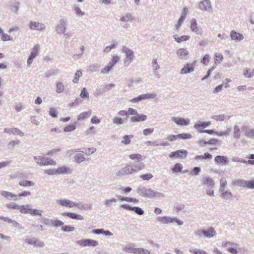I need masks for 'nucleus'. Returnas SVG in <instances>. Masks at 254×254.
Listing matches in <instances>:
<instances>
[{"label": "nucleus", "instance_id": "1", "mask_svg": "<svg viewBox=\"0 0 254 254\" xmlns=\"http://www.w3.org/2000/svg\"><path fill=\"white\" fill-rule=\"evenodd\" d=\"M136 191L140 196L145 198H160L165 197V195L163 193L155 191L150 188L139 187L137 188Z\"/></svg>", "mask_w": 254, "mask_h": 254}, {"label": "nucleus", "instance_id": "2", "mask_svg": "<svg viewBox=\"0 0 254 254\" xmlns=\"http://www.w3.org/2000/svg\"><path fill=\"white\" fill-rule=\"evenodd\" d=\"M68 21L66 19L61 18L58 20V23L55 27V31L58 35H67L66 33Z\"/></svg>", "mask_w": 254, "mask_h": 254}, {"label": "nucleus", "instance_id": "3", "mask_svg": "<svg viewBox=\"0 0 254 254\" xmlns=\"http://www.w3.org/2000/svg\"><path fill=\"white\" fill-rule=\"evenodd\" d=\"M157 220L163 224H168L170 223H177L179 226H182L183 222L177 217H171L170 216H159L157 218Z\"/></svg>", "mask_w": 254, "mask_h": 254}, {"label": "nucleus", "instance_id": "4", "mask_svg": "<svg viewBox=\"0 0 254 254\" xmlns=\"http://www.w3.org/2000/svg\"><path fill=\"white\" fill-rule=\"evenodd\" d=\"M34 160L36 163L41 166H46L49 165H56V163L53 159L49 158L48 157H42V156H34Z\"/></svg>", "mask_w": 254, "mask_h": 254}, {"label": "nucleus", "instance_id": "5", "mask_svg": "<svg viewBox=\"0 0 254 254\" xmlns=\"http://www.w3.org/2000/svg\"><path fill=\"white\" fill-rule=\"evenodd\" d=\"M157 96L155 93H145L139 95L138 96L131 99L129 102L132 103H138L141 101L147 99H153Z\"/></svg>", "mask_w": 254, "mask_h": 254}, {"label": "nucleus", "instance_id": "6", "mask_svg": "<svg viewBox=\"0 0 254 254\" xmlns=\"http://www.w3.org/2000/svg\"><path fill=\"white\" fill-rule=\"evenodd\" d=\"M76 244L82 247H96L99 245L98 241L92 239H82L76 242Z\"/></svg>", "mask_w": 254, "mask_h": 254}, {"label": "nucleus", "instance_id": "7", "mask_svg": "<svg viewBox=\"0 0 254 254\" xmlns=\"http://www.w3.org/2000/svg\"><path fill=\"white\" fill-rule=\"evenodd\" d=\"M171 120L179 126H187L190 124V119L180 117H172Z\"/></svg>", "mask_w": 254, "mask_h": 254}, {"label": "nucleus", "instance_id": "8", "mask_svg": "<svg viewBox=\"0 0 254 254\" xmlns=\"http://www.w3.org/2000/svg\"><path fill=\"white\" fill-rule=\"evenodd\" d=\"M211 124L210 122H201L198 121L194 125L193 127L200 133H204L205 130L204 128L210 126Z\"/></svg>", "mask_w": 254, "mask_h": 254}, {"label": "nucleus", "instance_id": "9", "mask_svg": "<svg viewBox=\"0 0 254 254\" xmlns=\"http://www.w3.org/2000/svg\"><path fill=\"white\" fill-rule=\"evenodd\" d=\"M195 61L191 63H187L181 70L180 73L181 74H185L191 73L194 70Z\"/></svg>", "mask_w": 254, "mask_h": 254}, {"label": "nucleus", "instance_id": "10", "mask_svg": "<svg viewBox=\"0 0 254 254\" xmlns=\"http://www.w3.org/2000/svg\"><path fill=\"white\" fill-rule=\"evenodd\" d=\"M198 8L203 11H209L211 8V4L210 0H201L198 2Z\"/></svg>", "mask_w": 254, "mask_h": 254}, {"label": "nucleus", "instance_id": "11", "mask_svg": "<svg viewBox=\"0 0 254 254\" xmlns=\"http://www.w3.org/2000/svg\"><path fill=\"white\" fill-rule=\"evenodd\" d=\"M190 29L197 35H202L203 30L202 28L197 25L196 20L194 18H192L190 21Z\"/></svg>", "mask_w": 254, "mask_h": 254}, {"label": "nucleus", "instance_id": "12", "mask_svg": "<svg viewBox=\"0 0 254 254\" xmlns=\"http://www.w3.org/2000/svg\"><path fill=\"white\" fill-rule=\"evenodd\" d=\"M152 72L154 76L158 78L160 77V75L158 70L160 69V66L158 64V60L156 59H153L151 63Z\"/></svg>", "mask_w": 254, "mask_h": 254}, {"label": "nucleus", "instance_id": "13", "mask_svg": "<svg viewBox=\"0 0 254 254\" xmlns=\"http://www.w3.org/2000/svg\"><path fill=\"white\" fill-rule=\"evenodd\" d=\"M29 27L31 30H37L38 31L44 30L46 28V26L44 24L32 21H30Z\"/></svg>", "mask_w": 254, "mask_h": 254}, {"label": "nucleus", "instance_id": "14", "mask_svg": "<svg viewBox=\"0 0 254 254\" xmlns=\"http://www.w3.org/2000/svg\"><path fill=\"white\" fill-rule=\"evenodd\" d=\"M188 152L185 150H179L172 152L169 154L170 158H180L184 159L186 157Z\"/></svg>", "mask_w": 254, "mask_h": 254}, {"label": "nucleus", "instance_id": "15", "mask_svg": "<svg viewBox=\"0 0 254 254\" xmlns=\"http://www.w3.org/2000/svg\"><path fill=\"white\" fill-rule=\"evenodd\" d=\"M189 51L185 48H180L176 51L177 57L181 60H186L189 59Z\"/></svg>", "mask_w": 254, "mask_h": 254}, {"label": "nucleus", "instance_id": "16", "mask_svg": "<svg viewBox=\"0 0 254 254\" xmlns=\"http://www.w3.org/2000/svg\"><path fill=\"white\" fill-rule=\"evenodd\" d=\"M25 242L28 244L34 246L36 247H43L45 245L44 243L36 238L26 239Z\"/></svg>", "mask_w": 254, "mask_h": 254}, {"label": "nucleus", "instance_id": "17", "mask_svg": "<svg viewBox=\"0 0 254 254\" xmlns=\"http://www.w3.org/2000/svg\"><path fill=\"white\" fill-rule=\"evenodd\" d=\"M202 185L206 186L207 188L213 189L215 186V182L213 180L207 176L202 177L201 180Z\"/></svg>", "mask_w": 254, "mask_h": 254}, {"label": "nucleus", "instance_id": "18", "mask_svg": "<svg viewBox=\"0 0 254 254\" xmlns=\"http://www.w3.org/2000/svg\"><path fill=\"white\" fill-rule=\"evenodd\" d=\"M57 203L62 206L71 208L74 207L75 202L72 201L65 198L57 200Z\"/></svg>", "mask_w": 254, "mask_h": 254}, {"label": "nucleus", "instance_id": "19", "mask_svg": "<svg viewBox=\"0 0 254 254\" xmlns=\"http://www.w3.org/2000/svg\"><path fill=\"white\" fill-rule=\"evenodd\" d=\"M145 165L142 162L134 163L130 165V170L131 174L136 173L144 168Z\"/></svg>", "mask_w": 254, "mask_h": 254}, {"label": "nucleus", "instance_id": "20", "mask_svg": "<svg viewBox=\"0 0 254 254\" xmlns=\"http://www.w3.org/2000/svg\"><path fill=\"white\" fill-rule=\"evenodd\" d=\"M130 165L127 164L126 166L116 172L117 176L122 177L125 175L131 174L130 170Z\"/></svg>", "mask_w": 254, "mask_h": 254}, {"label": "nucleus", "instance_id": "21", "mask_svg": "<svg viewBox=\"0 0 254 254\" xmlns=\"http://www.w3.org/2000/svg\"><path fill=\"white\" fill-rule=\"evenodd\" d=\"M74 207H77L78 209L82 211H86L90 210L92 208V205L91 203H85L83 201L77 203L75 202Z\"/></svg>", "mask_w": 254, "mask_h": 254}, {"label": "nucleus", "instance_id": "22", "mask_svg": "<svg viewBox=\"0 0 254 254\" xmlns=\"http://www.w3.org/2000/svg\"><path fill=\"white\" fill-rule=\"evenodd\" d=\"M123 250L125 252L134 254H137V252H138V248H135L134 247V244L131 243L125 246L123 248Z\"/></svg>", "mask_w": 254, "mask_h": 254}, {"label": "nucleus", "instance_id": "23", "mask_svg": "<svg viewBox=\"0 0 254 254\" xmlns=\"http://www.w3.org/2000/svg\"><path fill=\"white\" fill-rule=\"evenodd\" d=\"M204 237L210 239L214 237L217 235V233L212 227L208 228L207 229H203Z\"/></svg>", "mask_w": 254, "mask_h": 254}, {"label": "nucleus", "instance_id": "24", "mask_svg": "<svg viewBox=\"0 0 254 254\" xmlns=\"http://www.w3.org/2000/svg\"><path fill=\"white\" fill-rule=\"evenodd\" d=\"M0 194L8 200H17V194H13L9 191L1 190Z\"/></svg>", "mask_w": 254, "mask_h": 254}, {"label": "nucleus", "instance_id": "25", "mask_svg": "<svg viewBox=\"0 0 254 254\" xmlns=\"http://www.w3.org/2000/svg\"><path fill=\"white\" fill-rule=\"evenodd\" d=\"M147 116L144 114H139L138 113L135 116H132L130 119V122L132 123L140 122L145 121L147 120Z\"/></svg>", "mask_w": 254, "mask_h": 254}, {"label": "nucleus", "instance_id": "26", "mask_svg": "<svg viewBox=\"0 0 254 254\" xmlns=\"http://www.w3.org/2000/svg\"><path fill=\"white\" fill-rule=\"evenodd\" d=\"M4 132L8 134L19 135L21 137L24 135V133L17 128H5Z\"/></svg>", "mask_w": 254, "mask_h": 254}, {"label": "nucleus", "instance_id": "27", "mask_svg": "<svg viewBox=\"0 0 254 254\" xmlns=\"http://www.w3.org/2000/svg\"><path fill=\"white\" fill-rule=\"evenodd\" d=\"M145 144L147 146H153V147H158L159 146H167L169 145V143L167 141H163L161 143H159L158 140L155 141H147L145 142Z\"/></svg>", "mask_w": 254, "mask_h": 254}, {"label": "nucleus", "instance_id": "28", "mask_svg": "<svg viewBox=\"0 0 254 254\" xmlns=\"http://www.w3.org/2000/svg\"><path fill=\"white\" fill-rule=\"evenodd\" d=\"M63 216H66L70 218L76 220H82L84 219V217L81 215L78 214L77 213L69 212H65L62 213Z\"/></svg>", "mask_w": 254, "mask_h": 254}, {"label": "nucleus", "instance_id": "29", "mask_svg": "<svg viewBox=\"0 0 254 254\" xmlns=\"http://www.w3.org/2000/svg\"><path fill=\"white\" fill-rule=\"evenodd\" d=\"M230 38L233 40L241 41L244 39V37L242 34L232 30L230 33Z\"/></svg>", "mask_w": 254, "mask_h": 254}, {"label": "nucleus", "instance_id": "30", "mask_svg": "<svg viewBox=\"0 0 254 254\" xmlns=\"http://www.w3.org/2000/svg\"><path fill=\"white\" fill-rule=\"evenodd\" d=\"M135 17L130 13H127L125 14L122 15L120 20L123 22H131L134 20Z\"/></svg>", "mask_w": 254, "mask_h": 254}, {"label": "nucleus", "instance_id": "31", "mask_svg": "<svg viewBox=\"0 0 254 254\" xmlns=\"http://www.w3.org/2000/svg\"><path fill=\"white\" fill-rule=\"evenodd\" d=\"M58 174H70L72 173V170L69 167L63 166L57 169Z\"/></svg>", "mask_w": 254, "mask_h": 254}, {"label": "nucleus", "instance_id": "32", "mask_svg": "<svg viewBox=\"0 0 254 254\" xmlns=\"http://www.w3.org/2000/svg\"><path fill=\"white\" fill-rule=\"evenodd\" d=\"M88 159H86L83 154L77 153L74 157V161L77 164H80L84 161H88Z\"/></svg>", "mask_w": 254, "mask_h": 254}, {"label": "nucleus", "instance_id": "33", "mask_svg": "<svg viewBox=\"0 0 254 254\" xmlns=\"http://www.w3.org/2000/svg\"><path fill=\"white\" fill-rule=\"evenodd\" d=\"M220 196L224 199L227 200L232 199L233 195L230 190H223L220 192Z\"/></svg>", "mask_w": 254, "mask_h": 254}, {"label": "nucleus", "instance_id": "34", "mask_svg": "<svg viewBox=\"0 0 254 254\" xmlns=\"http://www.w3.org/2000/svg\"><path fill=\"white\" fill-rule=\"evenodd\" d=\"M247 181L244 179H237L232 182L233 186H236L240 187L246 188Z\"/></svg>", "mask_w": 254, "mask_h": 254}, {"label": "nucleus", "instance_id": "35", "mask_svg": "<svg viewBox=\"0 0 254 254\" xmlns=\"http://www.w3.org/2000/svg\"><path fill=\"white\" fill-rule=\"evenodd\" d=\"M243 75L245 78H250L254 76V69L245 68L243 71Z\"/></svg>", "mask_w": 254, "mask_h": 254}, {"label": "nucleus", "instance_id": "36", "mask_svg": "<svg viewBox=\"0 0 254 254\" xmlns=\"http://www.w3.org/2000/svg\"><path fill=\"white\" fill-rule=\"evenodd\" d=\"M215 162L218 164H227L228 162V158L224 156L218 155L214 158Z\"/></svg>", "mask_w": 254, "mask_h": 254}, {"label": "nucleus", "instance_id": "37", "mask_svg": "<svg viewBox=\"0 0 254 254\" xmlns=\"http://www.w3.org/2000/svg\"><path fill=\"white\" fill-rule=\"evenodd\" d=\"M31 209V207L30 204L21 205L19 212L22 214H30Z\"/></svg>", "mask_w": 254, "mask_h": 254}, {"label": "nucleus", "instance_id": "38", "mask_svg": "<svg viewBox=\"0 0 254 254\" xmlns=\"http://www.w3.org/2000/svg\"><path fill=\"white\" fill-rule=\"evenodd\" d=\"M40 50V45L38 44L35 45L31 49L30 55L36 58L39 55Z\"/></svg>", "mask_w": 254, "mask_h": 254}, {"label": "nucleus", "instance_id": "39", "mask_svg": "<svg viewBox=\"0 0 254 254\" xmlns=\"http://www.w3.org/2000/svg\"><path fill=\"white\" fill-rule=\"evenodd\" d=\"M20 205L14 202L7 203L5 206L7 208L13 210H18L20 211Z\"/></svg>", "mask_w": 254, "mask_h": 254}, {"label": "nucleus", "instance_id": "40", "mask_svg": "<svg viewBox=\"0 0 254 254\" xmlns=\"http://www.w3.org/2000/svg\"><path fill=\"white\" fill-rule=\"evenodd\" d=\"M173 38H174L176 42L177 43H181L188 40L190 39V36L187 35H183L181 37H179L177 35H174Z\"/></svg>", "mask_w": 254, "mask_h": 254}, {"label": "nucleus", "instance_id": "41", "mask_svg": "<svg viewBox=\"0 0 254 254\" xmlns=\"http://www.w3.org/2000/svg\"><path fill=\"white\" fill-rule=\"evenodd\" d=\"M121 51L122 53L125 54L126 57H134L133 51L128 47L123 46Z\"/></svg>", "mask_w": 254, "mask_h": 254}, {"label": "nucleus", "instance_id": "42", "mask_svg": "<svg viewBox=\"0 0 254 254\" xmlns=\"http://www.w3.org/2000/svg\"><path fill=\"white\" fill-rule=\"evenodd\" d=\"M64 90V85L61 81H58L56 83V92L58 94L62 93Z\"/></svg>", "mask_w": 254, "mask_h": 254}, {"label": "nucleus", "instance_id": "43", "mask_svg": "<svg viewBox=\"0 0 254 254\" xmlns=\"http://www.w3.org/2000/svg\"><path fill=\"white\" fill-rule=\"evenodd\" d=\"M19 185L20 186L26 187H33L34 186L35 184L34 182H33L32 181L22 180H21L19 182Z\"/></svg>", "mask_w": 254, "mask_h": 254}, {"label": "nucleus", "instance_id": "44", "mask_svg": "<svg viewBox=\"0 0 254 254\" xmlns=\"http://www.w3.org/2000/svg\"><path fill=\"white\" fill-rule=\"evenodd\" d=\"M117 202V199L115 198L106 199L104 201V205L106 207H111L113 204Z\"/></svg>", "mask_w": 254, "mask_h": 254}, {"label": "nucleus", "instance_id": "45", "mask_svg": "<svg viewBox=\"0 0 254 254\" xmlns=\"http://www.w3.org/2000/svg\"><path fill=\"white\" fill-rule=\"evenodd\" d=\"M133 137L132 135H125L123 136V139L122 140V143L128 145L131 142L130 139Z\"/></svg>", "mask_w": 254, "mask_h": 254}, {"label": "nucleus", "instance_id": "46", "mask_svg": "<svg viewBox=\"0 0 254 254\" xmlns=\"http://www.w3.org/2000/svg\"><path fill=\"white\" fill-rule=\"evenodd\" d=\"M129 158L132 160H136L137 163L141 162L143 160L142 156L139 154H132L129 156Z\"/></svg>", "mask_w": 254, "mask_h": 254}, {"label": "nucleus", "instance_id": "47", "mask_svg": "<svg viewBox=\"0 0 254 254\" xmlns=\"http://www.w3.org/2000/svg\"><path fill=\"white\" fill-rule=\"evenodd\" d=\"M91 114L90 111L83 112L78 116L77 120L78 121L83 120L84 119L89 117Z\"/></svg>", "mask_w": 254, "mask_h": 254}, {"label": "nucleus", "instance_id": "48", "mask_svg": "<svg viewBox=\"0 0 254 254\" xmlns=\"http://www.w3.org/2000/svg\"><path fill=\"white\" fill-rule=\"evenodd\" d=\"M19 143H20V141L18 140H11L8 143L7 146L8 149H9L10 150H12L14 148V147L16 145H18Z\"/></svg>", "mask_w": 254, "mask_h": 254}, {"label": "nucleus", "instance_id": "49", "mask_svg": "<svg viewBox=\"0 0 254 254\" xmlns=\"http://www.w3.org/2000/svg\"><path fill=\"white\" fill-rule=\"evenodd\" d=\"M185 19L186 17L185 16V15L181 16V17L178 20L177 23L175 26L177 30H178L180 28Z\"/></svg>", "mask_w": 254, "mask_h": 254}, {"label": "nucleus", "instance_id": "50", "mask_svg": "<svg viewBox=\"0 0 254 254\" xmlns=\"http://www.w3.org/2000/svg\"><path fill=\"white\" fill-rule=\"evenodd\" d=\"M211 118L216 121H223L225 119L226 116L224 114L215 115L212 116Z\"/></svg>", "mask_w": 254, "mask_h": 254}, {"label": "nucleus", "instance_id": "51", "mask_svg": "<svg viewBox=\"0 0 254 254\" xmlns=\"http://www.w3.org/2000/svg\"><path fill=\"white\" fill-rule=\"evenodd\" d=\"M240 130L239 127L235 125L234 127V137L236 139H239L240 137Z\"/></svg>", "mask_w": 254, "mask_h": 254}, {"label": "nucleus", "instance_id": "52", "mask_svg": "<svg viewBox=\"0 0 254 254\" xmlns=\"http://www.w3.org/2000/svg\"><path fill=\"white\" fill-rule=\"evenodd\" d=\"M82 75V70L79 69L76 71L75 73L74 79L72 80L73 83H78L79 79Z\"/></svg>", "mask_w": 254, "mask_h": 254}, {"label": "nucleus", "instance_id": "53", "mask_svg": "<svg viewBox=\"0 0 254 254\" xmlns=\"http://www.w3.org/2000/svg\"><path fill=\"white\" fill-rule=\"evenodd\" d=\"M80 97L83 99H88L89 97V94L87 91L86 88H83L81 90Z\"/></svg>", "mask_w": 254, "mask_h": 254}, {"label": "nucleus", "instance_id": "54", "mask_svg": "<svg viewBox=\"0 0 254 254\" xmlns=\"http://www.w3.org/2000/svg\"><path fill=\"white\" fill-rule=\"evenodd\" d=\"M220 188L219 189V192L225 190V187L227 185V181L225 178H221L220 181Z\"/></svg>", "mask_w": 254, "mask_h": 254}, {"label": "nucleus", "instance_id": "55", "mask_svg": "<svg viewBox=\"0 0 254 254\" xmlns=\"http://www.w3.org/2000/svg\"><path fill=\"white\" fill-rule=\"evenodd\" d=\"M64 222L60 220H53L52 221L51 226L58 227H63L64 225Z\"/></svg>", "mask_w": 254, "mask_h": 254}, {"label": "nucleus", "instance_id": "56", "mask_svg": "<svg viewBox=\"0 0 254 254\" xmlns=\"http://www.w3.org/2000/svg\"><path fill=\"white\" fill-rule=\"evenodd\" d=\"M61 230L65 232H72L75 230V228L71 226L64 225L61 228Z\"/></svg>", "mask_w": 254, "mask_h": 254}, {"label": "nucleus", "instance_id": "57", "mask_svg": "<svg viewBox=\"0 0 254 254\" xmlns=\"http://www.w3.org/2000/svg\"><path fill=\"white\" fill-rule=\"evenodd\" d=\"M179 139H191L192 137L191 134L187 133H183L177 135Z\"/></svg>", "mask_w": 254, "mask_h": 254}, {"label": "nucleus", "instance_id": "58", "mask_svg": "<svg viewBox=\"0 0 254 254\" xmlns=\"http://www.w3.org/2000/svg\"><path fill=\"white\" fill-rule=\"evenodd\" d=\"M113 123L117 125H121L124 123V120L121 118L115 117L113 119Z\"/></svg>", "mask_w": 254, "mask_h": 254}, {"label": "nucleus", "instance_id": "59", "mask_svg": "<svg viewBox=\"0 0 254 254\" xmlns=\"http://www.w3.org/2000/svg\"><path fill=\"white\" fill-rule=\"evenodd\" d=\"M134 57H126L124 60V64L125 66H128L132 62Z\"/></svg>", "mask_w": 254, "mask_h": 254}, {"label": "nucleus", "instance_id": "60", "mask_svg": "<svg viewBox=\"0 0 254 254\" xmlns=\"http://www.w3.org/2000/svg\"><path fill=\"white\" fill-rule=\"evenodd\" d=\"M189 252L193 254H209L202 250L190 249Z\"/></svg>", "mask_w": 254, "mask_h": 254}, {"label": "nucleus", "instance_id": "61", "mask_svg": "<svg viewBox=\"0 0 254 254\" xmlns=\"http://www.w3.org/2000/svg\"><path fill=\"white\" fill-rule=\"evenodd\" d=\"M183 168V166L180 163H176L172 169V171L174 173H178L181 172Z\"/></svg>", "mask_w": 254, "mask_h": 254}, {"label": "nucleus", "instance_id": "62", "mask_svg": "<svg viewBox=\"0 0 254 254\" xmlns=\"http://www.w3.org/2000/svg\"><path fill=\"white\" fill-rule=\"evenodd\" d=\"M194 235L197 238L200 239L204 236L203 229H198L194 231Z\"/></svg>", "mask_w": 254, "mask_h": 254}, {"label": "nucleus", "instance_id": "63", "mask_svg": "<svg viewBox=\"0 0 254 254\" xmlns=\"http://www.w3.org/2000/svg\"><path fill=\"white\" fill-rule=\"evenodd\" d=\"M245 135L249 138H254V128L247 130L245 133Z\"/></svg>", "mask_w": 254, "mask_h": 254}, {"label": "nucleus", "instance_id": "64", "mask_svg": "<svg viewBox=\"0 0 254 254\" xmlns=\"http://www.w3.org/2000/svg\"><path fill=\"white\" fill-rule=\"evenodd\" d=\"M247 158L249 160L248 161L246 160L245 164L254 165V154H250Z\"/></svg>", "mask_w": 254, "mask_h": 254}]
</instances>
